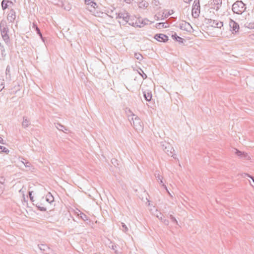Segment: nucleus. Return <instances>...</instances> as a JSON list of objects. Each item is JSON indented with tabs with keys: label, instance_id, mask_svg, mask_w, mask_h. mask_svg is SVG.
<instances>
[{
	"label": "nucleus",
	"instance_id": "1",
	"mask_svg": "<svg viewBox=\"0 0 254 254\" xmlns=\"http://www.w3.org/2000/svg\"><path fill=\"white\" fill-rule=\"evenodd\" d=\"M246 4L242 0H237L232 6V10L234 14H242L246 10Z\"/></svg>",
	"mask_w": 254,
	"mask_h": 254
},
{
	"label": "nucleus",
	"instance_id": "2",
	"mask_svg": "<svg viewBox=\"0 0 254 254\" xmlns=\"http://www.w3.org/2000/svg\"><path fill=\"white\" fill-rule=\"evenodd\" d=\"M161 146L164 152L169 156H171L175 158L173 152L174 149L171 144L166 141L161 142Z\"/></svg>",
	"mask_w": 254,
	"mask_h": 254
},
{
	"label": "nucleus",
	"instance_id": "3",
	"mask_svg": "<svg viewBox=\"0 0 254 254\" xmlns=\"http://www.w3.org/2000/svg\"><path fill=\"white\" fill-rule=\"evenodd\" d=\"M200 13L199 0H194L192 7V15L194 18H197Z\"/></svg>",
	"mask_w": 254,
	"mask_h": 254
},
{
	"label": "nucleus",
	"instance_id": "4",
	"mask_svg": "<svg viewBox=\"0 0 254 254\" xmlns=\"http://www.w3.org/2000/svg\"><path fill=\"white\" fill-rule=\"evenodd\" d=\"M8 31L9 29L8 27L0 29V32L3 41L5 42V44L8 46L10 44L9 36L8 34Z\"/></svg>",
	"mask_w": 254,
	"mask_h": 254
},
{
	"label": "nucleus",
	"instance_id": "5",
	"mask_svg": "<svg viewBox=\"0 0 254 254\" xmlns=\"http://www.w3.org/2000/svg\"><path fill=\"white\" fill-rule=\"evenodd\" d=\"M133 122V126L135 129L137 130H141L142 129V123L140 119L137 116L134 118H131Z\"/></svg>",
	"mask_w": 254,
	"mask_h": 254
},
{
	"label": "nucleus",
	"instance_id": "6",
	"mask_svg": "<svg viewBox=\"0 0 254 254\" xmlns=\"http://www.w3.org/2000/svg\"><path fill=\"white\" fill-rule=\"evenodd\" d=\"M229 26L233 33H237L239 31L240 28L239 24L231 19L229 21Z\"/></svg>",
	"mask_w": 254,
	"mask_h": 254
},
{
	"label": "nucleus",
	"instance_id": "7",
	"mask_svg": "<svg viewBox=\"0 0 254 254\" xmlns=\"http://www.w3.org/2000/svg\"><path fill=\"white\" fill-rule=\"evenodd\" d=\"M180 28L181 29L183 30H185L188 32H191L192 30V27L191 25L186 21H183L180 24Z\"/></svg>",
	"mask_w": 254,
	"mask_h": 254
},
{
	"label": "nucleus",
	"instance_id": "8",
	"mask_svg": "<svg viewBox=\"0 0 254 254\" xmlns=\"http://www.w3.org/2000/svg\"><path fill=\"white\" fill-rule=\"evenodd\" d=\"M235 154H236L238 156H239L241 159L246 160H248L250 159V157L247 153H246L244 152L241 151L236 149H235Z\"/></svg>",
	"mask_w": 254,
	"mask_h": 254
},
{
	"label": "nucleus",
	"instance_id": "9",
	"mask_svg": "<svg viewBox=\"0 0 254 254\" xmlns=\"http://www.w3.org/2000/svg\"><path fill=\"white\" fill-rule=\"evenodd\" d=\"M154 39L159 42H166L168 40V37L164 34H156L154 35Z\"/></svg>",
	"mask_w": 254,
	"mask_h": 254
},
{
	"label": "nucleus",
	"instance_id": "10",
	"mask_svg": "<svg viewBox=\"0 0 254 254\" xmlns=\"http://www.w3.org/2000/svg\"><path fill=\"white\" fill-rule=\"evenodd\" d=\"M116 19L122 18L126 22H127L129 20V16L127 13L120 12L118 14L116 13Z\"/></svg>",
	"mask_w": 254,
	"mask_h": 254
},
{
	"label": "nucleus",
	"instance_id": "11",
	"mask_svg": "<svg viewBox=\"0 0 254 254\" xmlns=\"http://www.w3.org/2000/svg\"><path fill=\"white\" fill-rule=\"evenodd\" d=\"M16 18V14L14 9H11L8 13L7 19L9 22H13Z\"/></svg>",
	"mask_w": 254,
	"mask_h": 254
},
{
	"label": "nucleus",
	"instance_id": "12",
	"mask_svg": "<svg viewBox=\"0 0 254 254\" xmlns=\"http://www.w3.org/2000/svg\"><path fill=\"white\" fill-rule=\"evenodd\" d=\"M222 0H213V8L218 11L222 4Z\"/></svg>",
	"mask_w": 254,
	"mask_h": 254
},
{
	"label": "nucleus",
	"instance_id": "13",
	"mask_svg": "<svg viewBox=\"0 0 254 254\" xmlns=\"http://www.w3.org/2000/svg\"><path fill=\"white\" fill-rule=\"evenodd\" d=\"M13 2L8 0H2L1 1V6L3 10L8 8L10 5H12Z\"/></svg>",
	"mask_w": 254,
	"mask_h": 254
},
{
	"label": "nucleus",
	"instance_id": "14",
	"mask_svg": "<svg viewBox=\"0 0 254 254\" xmlns=\"http://www.w3.org/2000/svg\"><path fill=\"white\" fill-rule=\"evenodd\" d=\"M143 96L145 99L147 101H151L152 97V93L151 91H145L143 92Z\"/></svg>",
	"mask_w": 254,
	"mask_h": 254
},
{
	"label": "nucleus",
	"instance_id": "15",
	"mask_svg": "<svg viewBox=\"0 0 254 254\" xmlns=\"http://www.w3.org/2000/svg\"><path fill=\"white\" fill-rule=\"evenodd\" d=\"M211 23H212V26L214 27L221 28L223 26V22L219 21H218L216 20H213L211 22Z\"/></svg>",
	"mask_w": 254,
	"mask_h": 254
},
{
	"label": "nucleus",
	"instance_id": "16",
	"mask_svg": "<svg viewBox=\"0 0 254 254\" xmlns=\"http://www.w3.org/2000/svg\"><path fill=\"white\" fill-rule=\"evenodd\" d=\"M148 21L149 20L147 19H144L142 20L141 21L139 20L138 22H135V24L137 27L141 28L144 25L147 24Z\"/></svg>",
	"mask_w": 254,
	"mask_h": 254
},
{
	"label": "nucleus",
	"instance_id": "17",
	"mask_svg": "<svg viewBox=\"0 0 254 254\" xmlns=\"http://www.w3.org/2000/svg\"><path fill=\"white\" fill-rule=\"evenodd\" d=\"M172 38L179 43H183L185 41V39L178 36L176 33L172 35Z\"/></svg>",
	"mask_w": 254,
	"mask_h": 254
},
{
	"label": "nucleus",
	"instance_id": "18",
	"mask_svg": "<svg viewBox=\"0 0 254 254\" xmlns=\"http://www.w3.org/2000/svg\"><path fill=\"white\" fill-rule=\"evenodd\" d=\"M30 125V121L26 117H23L22 126L24 128H26Z\"/></svg>",
	"mask_w": 254,
	"mask_h": 254
},
{
	"label": "nucleus",
	"instance_id": "19",
	"mask_svg": "<svg viewBox=\"0 0 254 254\" xmlns=\"http://www.w3.org/2000/svg\"><path fill=\"white\" fill-rule=\"evenodd\" d=\"M33 27H34L37 34L40 37L41 39L44 42V38L43 37L42 34L40 30V29L37 27L36 25L35 24V23H33Z\"/></svg>",
	"mask_w": 254,
	"mask_h": 254
},
{
	"label": "nucleus",
	"instance_id": "20",
	"mask_svg": "<svg viewBox=\"0 0 254 254\" xmlns=\"http://www.w3.org/2000/svg\"><path fill=\"white\" fill-rule=\"evenodd\" d=\"M85 2L86 4L90 5L91 7L95 8L97 7V3L93 0H85Z\"/></svg>",
	"mask_w": 254,
	"mask_h": 254
},
{
	"label": "nucleus",
	"instance_id": "21",
	"mask_svg": "<svg viewBox=\"0 0 254 254\" xmlns=\"http://www.w3.org/2000/svg\"><path fill=\"white\" fill-rule=\"evenodd\" d=\"M38 247L39 249L43 253L46 252L49 249V248L45 244L38 245Z\"/></svg>",
	"mask_w": 254,
	"mask_h": 254
},
{
	"label": "nucleus",
	"instance_id": "22",
	"mask_svg": "<svg viewBox=\"0 0 254 254\" xmlns=\"http://www.w3.org/2000/svg\"><path fill=\"white\" fill-rule=\"evenodd\" d=\"M10 67L9 65H7L5 70L6 79L8 81L11 80V76L10 74Z\"/></svg>",
	"mask_w": 254,
	"mask_h": 254
},
{
	"label": "nucleus",
	"instance_id": "23",
	"mask_svg": "<svg viewBox=\"0 0 254 254\" xmlns=\"http://www.w3.org/2000/svg\"><path fill=\"white\" fill-rule=\"evenodd\" d=\"M46 200L49 203H51L54 200V198L51 193L49 192L46 196Z\"/></svg>",
	"mask_w": 254,
	"mask_h": 254
},
{
	"label": "nucleus",
	"instance_id": "24",
	"mask_svg": "<svg viewBox=\"0 0 254 254\" xmlns=\"http://www.w3.org/2000/svg\"><path fill=\"white\" fill-rule=\"evenodd\" d=\"M157 217L159 219L161 220V221L163 222L164 224H165L166 225H169V220L164 219V217H163L161 213H160L159 215H157Z\"/></svg>",
	"mask_w": 254,
	"mask_h": 254
},
{
	"label": "nucleus",
	"instance_id": "25",
	"mask_svg": "<svg viewBox=\"0 0 254 254\" xmlns=\"http://www.w3.org/2000/svg\"><path fill=\"white\" fill-rule=\"evenodd\" d=\"M121 226H120V227H121V229L124 232L127 233L128 231V229L127 227V226H126V225L124 223H123V222H121Z\"/></svg>",
	"mask_w": 254,
	"mask_h": 254
},
{
	"label": "nucleus",
	"instance_id": "26",
	"mask_svg": "<svg viewBox=\"0 0 254 254\" xmlns=\"http://www.w3.org/2000/svg\"><path fill=\"white\" fill-rule=\"evenodd\" d=\"M168 26L165 25V23L164 22H159L156 24V27L158 29H160L162 28H166Z\"/></svg>",
	"mask_w": 254,
	"mask_h": 254
},
{
	"label": "nucleus",
	"instance_id": "27",
	"mask_svg": "<svg viewBox=\"0 0 254 254\" xmlns=\"http://www.w3.org/2000/svg\"><path fill=\"white\" fill-rule=\"evenodd\" d=\"M7 23L5 20H2L0 23V29L4 28H7Z\"/></svg>",
	"mask_w": 254,
	"mask_h": 254
},
{
	"label": "nucleus",
	"instance_id": "28",
	"mask_svg": "<svg viewBox=\"0 0 254 254\" xmlns=\"http://www.w3.org/2000/svg\"><path fill=\"white\" fill-rule=\"evenodd\" d=\"M139 6L141 8L142 7H147L149 4L146 1L142 0L141 2H139Z\"/></svg>",
	"mask_w": 254,
	"mask_h": 254
},
{
	"label": "nucleus",
	"instance_id": "29",
	"mask_svg": "<svg viewBox=\"0 0 254 254\" xmlns=\"http://www.w3.org/2000/svg\"><path fill=\"white\" fill-rule=\"evenodd\" d=\"M0 151L8 154L9 152V150L5 147L0 145Z\"/></svg>",
	"mask_w": 254,
	"mask_h": 254
},
{
	"label": "nucleus",
	"instance_id": "30",
	"mask_svg": "<svg viewBox=\"0 0 254 254\" xmlns=\"http://www.w3.org/2000/svg\"><path fill=\"white\" fill-rule=\"evenodd\" d=\"M56 127L60 130H62L63 131H64V129H65V130H67L66 129H65V127L59 124H58L57 126H56Z\"/></svg>",
	"mask_w": 254,
	"mask_h": 254
},
{
	"label": "nucleus",
	"instance_id": "31",
	"mask_svg": "<svg viewBox=\"0 0 254 254\" xmlns=\"http://www.w3.org/2000/svg\"><path fill=\"white\" fill-rule=\"evenodd\" d=\"M134 57L138 60L141 61L143 59L142 56L139 53H135Z\"/></svg>",
	"mask_w": 254,
	"mask_h": 254
},
{
	"label": "nucleus",
	"instance_id": "32",
	"mask_svg": "<svg viewBox=\"0 0 254 254\" xmlns=\"http://www.w3.org/2000/svg\"><path fill=\"white\" fill-rule=\"evenodd\" d=\"M158 182L160 184H162L164 188L166 190V191L168 192V193L170 195H171V193H170V192L169 191V190H168L167 188V187L166 185H165L164 184H163V181H162V179H160V180L158 181Z\"/></svg>",
	"mask_w": 254,
	"mask_h": 254
},
{
	"label": "nucleus",
	"instance_id": "33",
	"mask_svg": "<svg viewBox=\"0 0 254 254\" xmlns=\"http://www.w3.org/2000/svg\"><path fill=\"white\" fill-rule=\"evenodd\" d=\"M170 15H171V13L169 12H163V15H162V18H161V19L163 20L165 18H167Z\"/></svg>",
	"mask_w": 254,
	"mask_h": 254
},
{
	"label": "nucleus",
	"instance_id": "34",
	"mask_svg": "<svg viewBox=\"0 0 254 254\" xmlns=\"http://www.w3.org/2000/svg\"><path fill=\"white\" fill-rule=\"evenodd\" d=\"M80 217L84 221H86L88 220V217L83 213H80Z\"/></svg>",
	"mask_w": 254,
	"mask_h": 254
},
{
	"label": "nucleus",
	"instance_id": "35",
	"mask_svg": "<svg viewBox=\"0 0 254 254\" xmlns=\"http://www.w3.org/2000/svg\"><path fill=\"white\" fill-rule=\"evenodd\" d=\"M170 218L173 222H174L177 224H178L177 220L172 215H170Z\"/></svg>",
	"mask_w": 254,
	"mask_h": 254
},
{
	"label": "nucleus",
	"instance_id": "36",
	"mask_svg": "<svg viewBox=\"0 0 254 254\" xmlns=\"http://www.w3.org/2000/svg\"><path fill=\"white\" fill-rule=\"evenodd\" d=\"M36 206L38 208V210H39L40 211H46V207H43V206H41L40 205H37Z\"/></svg>",
	"mask_w": 254,
	"mask_h": 254
},
{
	"label": "nucleus",
	"instance_id": "37",
	"mask_svg": "<svg viewBox=\"0 0 254 254\" xmlns=\"http://www.w3.org/2000/svg\"><path fill=\"white\" fill-rule=\"evenodd\" d=\"M4 189V186L3 183H0V194L3 192Z\"/></svg>",
	"mask_w": 254,
	"mask_h": 254
},
{
	"label": "nucleus",
	"instance_id": "38",
	"mask_svg": "<svg viewBox=\"0 0 254 254\" xmlns=\"http://www.w3.org/2000/svg\"><path fill=\"white\" fill-rule=\"evenodd\" d=\"M155 176L156 177V179L158 180V181L159 180H160V179H162V176H160L159 173H157L156 172L155 174Z\"/></svg>",
	"mask_w": 254,
	"mask_h": 254
},
{
	"label": "nucleus",
	"instance_id": "39",
	"mask_svg": "<svg viewBox=\"0 0 254 254\" xmlns=\"http://www.w3.org/2000/svg\"><path fill=\"white\" fill-rule=\"evenodd\" d=\"M22 163L25 165L26 167H30L31 164L29 162H27L25 161V162L22 161Z\"/></svg>",
	"mask_w": 254,
	"mask_h": 254
},
{
	"label": "nucleus",
	"instance_id": "40",
	"mask_svg": "<svg viewBox=\"0 0 254 254\" xmlns=\"http://www.w3.org/2000/svg\"><path fill=\"white\" fill-rule=\"evenodd\" d=\"M246 26L250 29L254 28V23H250L249 25Z\"/></svg>",
	"mask_w": 254,
	"mask_h": 254
},
{
	"label": "nucleus",
	"instance_id": "41",
	"mask_svg": "<svg viewBox=\"0 0 254 254\" xmlns=\"http://www.w3.org/2000/svg\"><path fill=\"white\" fill-rule=\"evenodd\" d=\"M32 193H33V191H29V197L30 198V200L32 201H33V196H32Z\"/></svg>",
	"mask_w": 254,
	"mask_h": 254
},
{
	"label": "nucleus",
	"instance_id": "42",
	"mask_svg": "<svg viewBox=\"0 0 254 254\" xmlns=\"http://www.w3.org/2000/svg\"><path fill=\"white\" fill-rule=\"evenodd\" d=\"M0 46L1 47V55L2 56H3L4 55V53L5 52V49L3 48V46L0 45Z\"/></svg>",
	"mask_w": 254,
	"mask_h": 254
},
{
	"label": "nucleus",
	"instance_id": "43",
	"mask_svg": "<svg viewBox=\"0 0 254 254\" xmlns=\"http://www.w3.org/2000/svg\"><path fill=\"white\" fill-rule=\"evenodd\" d=\"M245 176H248V177L250 178L251 179H252V180H253V182L254 183V177H253V176L250 175L249 174H245Z\"/></svg>",
	"mask_w": 254,
	"mask_h": 254
},
{
	"label": "nucleus",
	"instance_id": "44",
	"mask_svg": "<svg viewBox=\"0 0 254 254\" xmlns=\"http://www.w3.org/2000/svg\"><path fill=\"white\" fill-rule=\"evenodd\" d=\"M0 87H1V88H2V89L4 88L3 81L0 79Z\"/></svg>",
	"mask_w": 254,
	"mask_h": 254
},
{
	"label": "nucleus",
	"instance_id": "45",
	"mask_svg": "<svg viewBox=\"0 0 254 254\" xmlns=\"http://www.w3.org/2000/svg\"><path fill=\"white\" fill-rule=\"evenodd\" d=\"M141 75L143 79H146L147 77V75L143 72Z\"/></svg>",
	"mask_w": 254,
	"mask_h": 254
},
{
	"label": "nucleus",
	"instance_id": "46",
	"mask_svg": "<svg viewBox=\"0 0 254 254\" xmlns=\"http://www.w3.org/2000/svg\"><path fill=\"white\" fill-rule=\"evenodd\" d=\"M127 3H130L133 0H124Z\"/></svg>",
	"mask_w": 254,
	"mask_h": 254
},
{
	"label": "nucleus",
	"instance_id": "47",
	"mask_svg": "<svg viewBox=\"0 0 254 254\" xmlns=\"http://www.w3.org/2000/svg\"><path fill=\"white\" fill-rule=\"evenodd\" d=\"M0 143L2 144H4V143L3 142V140L1 137H0Z\"/></svg>",
	"mask_w": 254,
	"mask_h": 254
},
{
	"label": "nucleus",
	"instance_id": "48",
	"mask_svg": "<svg viewBox=\"0 0 254 254\" xmlns=\"http://www.w3.org/2000/svg\"><path fill=\"white\" fill-rule=\"evenodd\" d=\"M192 0H184V2L187 3H189Z\"/></svg>",
	"mask_w": 254,
	"mask_h": 254
},
{
	"label": "nucleus",
	"instance_id": "49",
	"mask_svg": "<svg viewBox=\"0 0 254 254\" xmlns=\"http://www.w3.org/2000/svg\"><path fill=\"white\" fill-rule=\"evenodd\" d=\"M155 19L157 20H159L160 19L159 16L157 15H155Z\"/></svg>",
	"mask_w": 254,
	"mask_h": 254
},
{
	"label": "nucleus",
	"instance_id": "50",
	"mask_svg": "<svg viewBox=\"0 0 254 254\" xmlns=\"http://www.w3.org/2000/svg\"><path fill=\"white\" fill-rule=\"evenodd\" d=\"M116 248V246H115V247H114V246H112V249H113V250H115V248Z\"/></svg>",
	"mask_w": 254,
	"mask_h": 254
},
{
	"label": "nucleus",
	"instance_id": "51",
	"mask_svg": "<svg viewBox=\"0 0 254 254\" xmlns=\"http://www.w3.org/2000/svg\"><path fill=\"white\" fill-rule=\"evenodd\" d=\"M129 25H133V23H132V24H131V23H129Z\"/></svg>",
	"mask_w": 254,
	"mask_h": 254
},
{
	"label": "nucleus",
	"instance_id": "52",
	"mask_svg": "<svg viewBox=\"0 0 254 254\" xmlns=\"http://www.w3.org/2000/svg\"><path fill=\"white\" fill-rule=\"evenodd\" d=\"M2 90V88H1V87H0V91H1Z\"/></svg>",
	"mask_w": 254,
	"mask_h": 254
},
{
	"label": "nucleus",
	"instance_id": "53",
	"mask_svg": "<svg viewBox=\"0 0 254 254\" xmlns=\"http://www.w3.org/2000/svg\"><path fill=\"white\" fill-rule=\"evenodd\" d=\"M0 183H3L2 181H0Z\"/></svg>",
	"mask_w": 254,
	"mask_h": 254
}]
</instances>
